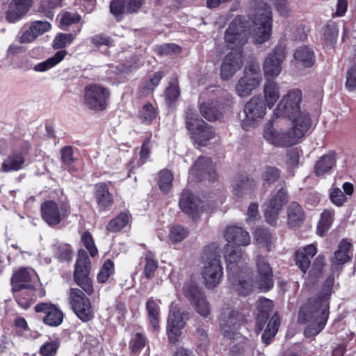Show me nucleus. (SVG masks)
Returning a JSON list of instances; mask_svg holds the SVG:
<instances>
[{"instance_id":"nucleus-1","label":"nucleus","mask_w":356,"mask_h":356,"mask_svg":"<svg viewBox=\"0 0 356 356\" xmlns=\"http://www.w3.org/2000/svg\"><path fill=\"white\" fill-rule=\"evenodd\" d=\"M334 282V276L331 274L325 280L318 296L309 298L300 307L298 321L302 324H307L304 331L306 337L318 334L326 325L329 316V300Z\"/></svg>"},{"instance_id":"nucleus-2","label":"nucleus","mask_w":356,"mask_h":356,"mask_svg":"<svg viewBox=\"0 0 356 356\" xmlns=\"http://www.w3.org/2000/svg\"><path fill=\"white\" fill-rule=\"evenodd\" d=\"M220 257V250L214 245L205 248L202 253V275L204 284L209 289L216 287L222 280L223 271Z\"/></svg>"},{"instance_id":"nucleus-3","label":"nucleus","mask_w":356,"mask_h":356,"mask_svg":"<svg viewBox=\"0 0 356 356\" xmlns=\"http://www.w3.org/2000/svg\"><path fill=\"white\" fill-rule=\"evenodd\" d=\"M251 19L254 25L253 38L255 43L263 44L268 40L272 34V12L267 3H261L252 15Z\"/></svg>"},{"instance_id":"nucleus-4","label":"nucleus","mask_w":356,"mask_h":356,"mask_svg":"<svg viewBox=\"0 0 356 356\" xmlns=\"http://www.w3.org/2000/svg\"><path fill=\"white\" fill-rule=\"evenodd\" d=\"M186 127L190 132L195 143L200 146H205L213 138L215 132L212 127L198 118L192 108H188L185 115Z\"/></svg>"},{"instance_id":"nucleus-5","label":"nucleus","mask_w":356,"mask_h":356,"mask_svg":"<svg viewBox=\"0 0 356 356\" xmlns=\"http://www.w3.org/2000/svg\"><path fill=\"white\" fill-rule=\"evenodd\" d=\"M247 25L242 16H237L229 24L225 33L227 47L234 51H241V47L248 42Z\"/></svg>"},{"instance_id":"nucleus-6","label":"nucleus","mask_w":356,"mask_h":356,"mask_svg":"<svg viewBox=\"0 0 356 356\" xmlns=\"http://www.w3.org/2000/svg\"><path fill=\"white\" fill-rule=\"evenodd\" d=\"M91 268L90 260L84 250H79L75 264L74 280L75 282L88 295L94 292L92 280L89 277Z\"/></svg>"},{"instance_id":"nucleus-7","label":"nucleus","mask_w":356,"mask_h":356,"mask_svg":"<svg viewBox=\"0 0 356 356\" xmlns=\"http://www.w3.org/2000/svg\"><path fill=\"white\" fill-rule=\"evenodd\" d=\"M266 105L261 96H254L244 106L245 118L241 122L242 128L248 131L256 127L266 115Z\"/></svg>"},{"instance_id":"nucleus-8","label":"nucleus","mask_w":356,"mask_h":356,"mask_svg":"<svg viewBox=\"0 0 356 356\" xmlns=\"http://www.w3.org/2000/svg\"><path fill=\"white\" fill-rule=\"evenodd\" d=\"M302 99V92L299 89L289 90L284 96L274 111L277 117L294 118L301 111L300 103Z\"/></svg>"},{"instance_id":"nucleus-9","label":"nucleus","mask_w":356,"mask_h":356,"mask_svg":"<svg viewBox=\"0 0 356 356\" xmlns=\"http://www.w3.org/2000/svg\"><path fill=\"white\" fill-rule=\"evenodd\" d=\"M245 315L236 310H225L220 318V326L225 337L232 339L239 327L246 323Z\"/></svg>"},{"instance_id":"nucleus-10","label":"nucleus","mask_w":356,"mask_h":356,"mask_svg":"<svg viewBox=\"0 0 356 356\" xmlns=\"http://www.w3.org/2000/svg\"><path fill=\"white\" fill-rule=\"evenodd\" d=\"M109 97V91L99 85L90 84L85 87L84 102L90 109H106Z\"/></svg>"},{"instance_id":"nucleus-11","label":"nucleus","mask_w":356,"mask_h":356,"mask_svg":"<svg viewBox=\"0 0 356 356\" xmlns=\"http://www.w3.org/2000/svg\"><path fill=\"white\" fill-rule=\"evenodd\" d=\"M69 302L74 313L82 321L88 322L92 318L90 299L81 290L76 288L70 289Z\"/></svg>"},{"instance_id":"nucleus-12","label":"nucleus","mask_w":356,"mask_h":356,"mask_svg":"<svg viewBox=\"0 0 356 356\" xmlns=\"http://www.w3.org/2000/svg\"><path fill=\"white\" fill-rule=\"evenodd\" d=\"M286 48L277 44L268 54L263 63V70L266 79H272L277 76L282 71V64L286 58Z\"/></svg>"},{"instance_id":"nucleus-13","label":"nucleus","mask_w":356,"mask_h":356,"mask_svg":"<svg viewBox=\"0 0 356 356\" xmlns=\"http://www.w3.org/2000/svg\"><path fill=\"white\" fill-rule=\"evenodd\" d=\"M40 210L42 219L50 226L58 225L70 213V208L68 205L63 204L60 207H58L52 200L44 202L41 204Z\"/></svg>"},{"instance_id":"nucleus-14","label":"nucleus","mask_w":356,"mask_h":356,"mask_svg":"<svg viewBox=\"0 0 356 356\" xmlns=\"http://www.w3.org/2000/svg\"><path fill=\"white\" fill-rule=\"evenodd\" d=\"M184 294L197 314L204 318L210 315V304L199 287L190 284L184 290Z\"/></svg>"},{"instance_id":"nucleus-15","label":"nucleus","mask_w":356,"mask_h":356,"mask_svg":"<svg viewBox=\"0 0 356 356\" xmlns=\"http://www.w3.org/2000/svg\"><path fill=\"white\" fill-rule=\"evenodd\" d=\"M264 137L275 147H286L298 143L299 138L291 128L286 131H277L268 127L264 131Z\"/></svg>"},{"instance_id":"nucleus-16","label":"nucleus","mask_w":356,"mask_h":356,"mask_svg":"<svg viewBox=\"0 0 356 356\" xmlns=\"http://www.w3.org/2000/svg\"><path fill=\"white\" fill-rule=\"evenodd\" d=\"M180 209L193 220L197 219L203 211V202L189 190H184L179 201Z\"/></svg>"},{"instance_id":"nucleus-17","label":"nucleus","mask_w":356,"mask_h":356,"mask_svg":"<svg viewBox=\"0 0 356 356\" xmlns=\"http://www.w3.org/2000/svg\"><path fill=\"white\" fill-rule=\"evenodd\" d=\"M191 173L198 181L208 180L214 181L217 179L215 165L211 158L200 156L191 169Z\"/></svg>"},{"instance_id":"nucleus-18","label":"nucleus","mask_w":356,"mask_h":356,"mask_svg":"<svg viewBox=\"0 0 356 356\" xmlns=\"http://www.w3.org/2000/svg\"><path fill=\"white\" fill-rule=\"evenodd\" d=\"M227 254L225 255L227 261V270L228 276L236 275V273H242L246 269H249L245 266V259L243 257L242 249L239 247H232L227 244L225 247Z\"/></svg>"},{"instance_id":"nucleus-19","label":"nucleus","mask_w":356,"mask_h":356,"mask_svg":"<svg viewBox=\"0 0 356 356\" xmlns=\"http://www.w3.org/2000/svg\"><path fill=\"white\" fill-rule=\"evenodd\" d=\"M288 201L286 189L280 188L275 195L269 200L267 208L265 211L266 222L275 225L278 218L280 211L282 209L283 205Z\"/></svg>"},{"instance_id":"nucleus-20","label":"nucleus","mask_w":356,"mask_h":356,"mask_svg":"<svg viewBox=\"0 0 356 356\" xmlns=\"http://www.w3.org/2000/svg\"><path fill=\"white\" fill-rule=\"evenodd\" d=\"M243 66L241 51H233L227 54L220 66V76L223 80L230 79Z\"/></svg>"},{"instance_id":"nucleus-21","label":"nucleus","mask_w":356,"mask_h":356,"mask_svg":"<svg viewBox=\"0 0 356 356\" xmlns=\"http://www.w3.org/2000/svg\"><path fill=\"white\" fill-rule=\"evenodd\" d=\"M184 312H182L178 307L172 308L169 314L168 318V334L169 341L175 343L181 336V331L185 326Z\"/></svg>"},{"instance_id":"nucleus-22","label":"nucleus","mask_w":356,"mask_h":356,"mask_svg":"<svg viewBox=\"0 0 356 356\" xmlns=\"http://www.w3.org/2000/svg\"><path fill=\"white\" fill-rule=\"evenodd\" d=\"M10 284L12 292L14 293L22 291H33L35 290L31 271L25 268H20L13 274Z\"/></svg>"},{"instance_id":"nucleus-23","label":"nucleus","mask_w":356,"mask_h":356,"mask_svg":"<svg viewBox=\"0 0 356 356\" xmlns=\"http://www.w3.org/2000/svg\"><path fill=\"white\" fill-rule=\"evenodd\" d=\"M256 181L247 174H238L232 180L233 194L237 198H241L251 194L256 188Z\"/></svg>"},{"instance_id":"nucleus-24","label":"nucleus","mask_w":356,"mask_h":356,"mask_svg":"<svg viewBox=\"0 0 356 356\" xmlns=\"http://www.w3.org/2000/svg\"><path fill=\"white\" fill-rule=\"evenodd\" d=\"M256 266L258 273V282L261 289L268 291L273 286L272 268L268 261L262 256H257Z\"/></svg>"},{"instance_id":"nucleus-25","label":"nucleus","mask_w":356,"mask_h":356,"mask_svg":"<svg viewBox=\"0 0 356 356\" xmlns=\"http://www.w3.org/2000/svg\"><path fill=\"white\" fill-rule=\"evenodd\" d=\"M209 98L222 111L225 106H229L232 103V95L220 87L207 88L200 96L201 99Z\"/></svg>"},{"instance_id":"nucleus-26","label":"nucleus","mask_w":356,"mask_h":356,"mask_svg":"<svg viewBox=\"0 0 356 356\" xmlns=\"http://www.w3.org/2000/svg\"><path fill=\"white\" fill-rule=\"evenodd\" d=\"M35 311L38 313L44 312L46 314L43 318V321L49 326H58L63 322V312L54 305L45 302L39 303L35 305Z\"/></svg>"},{"instance_id":"nucleus-27","label":"nucleus","mask_w":356,"mask_h":356,"mask_svg":"<svg viewBox=\"0 0 356 356\" xmlns=\"http://www.w3.org/2000/svg\"><path fill=\"white\" fill-rule=\"evenodd\" d=\"M352 248V244L346 240H342L338 246V250L334 252V257L331 259V270L332 272L341 270L342 266L350 260L349 252Z\"/></svg>"},{"instance_id":"nucleus-28","label":"nucleus","mask_w":356,"mask_h":356,"mask_svg":"<svg viewBox=\"0 0 356 356\" xmlns=\"http://www.w3.org/2000/svg\"><path fill=\"white\" fill-rule=\"evenodd\" d=\"M224 236L227 242L234 243L238 246H247L250 243L249 233L238 226H228L225 231Z\"/></svg>"},{"instance_id":"nucleus-29","label":"nucleus","mask_w":356,"mask_h":356,"mask_svg":"<svg viewBox=\"0 0 356 356\" xmlns=\"http://www.w3.org/2000/svg\"><path fill=\"white\" fill-rule=\"evenodd\" d=\"M249 271L250 269H246L242 273L233 275V277L228 276V278L232 284V289L237 292L239 295L248 296L253 290L252 282L245 279V275H248Z\"/></svg>"},{"instance_id":"nucleus-30","label":"nucleus","mask_w":356,"mask_h":356,"mask_svg":"<svg viewBox=\"0 0 356 356\" xmlns=\"http://www.w3.org/2000/svg\"><path fill=\"white\" fill-rule=\"evenodd\" d=\"M31 6V0H13L8 6L6 19L9 22H15L29 10Z\"/></svg>"},{"instance_id":"nucleus-31","label":"nucleus","mask_w":356,"mask_h":356,"mask_svg":"<svg viewBox=\"0 0 356 356\" xmlns=\"http://www.w3.org/2000/svg\"><path fill=\"white\" fill-rule=\"evenodd\" d=\"M305 220L302 207L296 202H291L287 207V225L290 228L300 226Z\"/></svg>"},{"instance_id":"nucleus-32","label":"nucleus","mask_w":356,"mask_h":356,"mask_svg":"<svg viewBox=\"0 0 356 356\" xmlns=\"http://www.w3.org/2000/svg\"><path fill=\"white\" fill-rule=\"evenodd\" d=\"M291 120L293 124L291 129L293 130L299 139L309 129L312 124L309 115L306 111H301L294 118H291Z\"/></svg>"},{"instance_id":"nucleus-33","label":"nucleus","mask_w":356,"mask_h":356,"mask_svg":"<svg viewBox=\"0 0 356 356\" xmlns=\"http://www.w3.org/2000/svg\"><path fill=\"white\" fill-rule=\"evenodd\" d=\"M273 302L269 299L260 298L257 302V325L259 329H263L266 321L269 319L270 313L273 311Z\"/></svg>"},{"instance_id":"nucleus-34","label":"nucleus","mask_w":356,"mask_h":356,"mask_svg":"<svg viewBox=\"0 0 356 356\" xmlns=\"http://www.w3.org/2000/svg\"><path fill=\"white\" fill-rule=\"evenodd\" d=\"M200 111L202 115L210 122L220 120L223 118L222 111L210 99L200 104Z\"/></svg>"},{"instance_id":"nucleus-35","label":"nucleus","mask_w":356,"mask_h":356,"mask_svg":"<svg viewBox=\"0 0 356 356\" xmlns=\"http://www.w3.org/2000/svg\"><path fill=\"white\" fill-rule=\"evenodd\" d=\"M260 82L257 79L247 76H242L236 85V90L240 97L250 95L252 90L257 88Z\"/></svg>"},{"instance_id":"nucleus-36","label":"nucleus","mask_w":356,"mask_h":356,"mask_svg":"<svg viewBox=\"0 0 356 356\" xmlns=\"http://www.w3.org/2000/svg\"><path fill=\"white\" fill-rule=\"evenodd\" d=\"M264 97L266 104L270 108H273L280 96V88L277 83L271 79H267L264 86Z\"/></svg>"},{"instance_id":"nucleus-37","label":"nucleus","mask_w":356,"mask_h":356,"mask_svg":"<svg viewBox=\"0 0 356 356\" xmlns=\"http://www.w3.org/2000/svg\"><path fill=\"white\" fill-rule=\"evenodd\" d=\"M95 197L98 205L104 209L109 207L113 200L107 185L104 183H99L95 185Z\"/></svg>"},{"instance_id":"nucleus-38","label":"nucleus","mask_w":356,"mask_h":356,"mask_svg":"<svg viewBox=\"0 0 356 356\" xmlns=\"http://www.w3.org/2000/svg\"><path fill=\"white\" fill-rule=\"evenodd\" d=\"M294 58L303 67H311L315 63L314 51L307 47H300L294 53Z\"/></svg>"},{"instance_id":"nucleus-39","label":"nucleus","mask_w":356,"mask_h":356,"mask_svg":"<svg viewBox=\"0 0 356 356\" xmlns=\"http://www.w3.org/2000/svg\"><path fill=\"white\" fill-rule=\"evenodd\" d=\"M280 325L279 317L277 313H275L268 321V325L261 336L262 341L265 344L268 345L271 342L272 339L277 332Z\"/></svg>"},{"instance_id":"nucleus-40","label":"nucleus","mask_w":356,"mask_h":356,"mask_svg":"<svg viewBox=\"0 0 356 356\" xmlns=\"http://www.w3.org/2000/svg\"><path fill=\"white\" fill-rule=\"evenodd\" d=\"M335 163V155L329 154L323 156L316 163L315 166V173L317 176L323 175L327 172Z\"/></svg>"},{"instance_id":"nucleus-41","label":"nucleus","mask_w":356,"mask_h":356,"mask_svg":"<svg viewBox=\"0 0 356 356\" xmlns=\"http://www.w3.org/2000/svg\"><path fill=\"white\" fill-rule=\"evenodd\" d=\"M24 158L22 154L14 153L10 155L3 163L2 169L4 172L18 170L22 168Z\"/></svg>"},{"instance_id":"nucleus-42","label":"nucleus","mask_w":356,"mask_h":356,"mask_svg":"<svg viewBox=\"0 0 356 356\" xmlns=\"http://www.w3.org/2000/svg\"><path fill=\"white\" fill-rule=\"evenodd\" d=\"M173 179V175L168 170H163L159 172L158 185L163 194L167 195L170 191Z\"/></svg>"},{"instance_id":"nucleus-43","label":"nucleus","mask_w":356,"mask_h":356,"mask_svg":"<svg viewBox=\"0 0 356 356\" xmlns=\"http://www.w3.org/2000/svg\"><path fill=\"white\" fill-rule=\"evenodd\" d=\"M66 54L67 51L65 50L58 51L46 61L35 65L34 69L35 71L38 72L45 71L60 62L65 58Z\"/></svg>"},{"instance_id":"nucleus-44","label":"nucleus","mask_w":356,"mask_h":356,"mask_svg":"<svg viewBox=\"0 0 356 356\" xmlns=\"http://www.w3.org/2000/svg\"><path fill=\"white\" fill-rule=\"evenodd\" d=\"M146 308L148 312L150 325L154 330H157L159 327V306L156 305L155 300L151 298L147 300L146 303Z\"/></svg>"},{"instance_id":"nucleus-45","label":"nucleus","mask_w":356,"mask_h":356,"mask_svg":"<svg viewBox=\"0 0 356 356\" xmlns=\"http://www.w3.org/2000/svg\"><path fill=\"white\" fill-rule=\"evenodd\" d=\"M128 222V215L126 213L122 212L109 222L106 229L111 232H118L127 225Z\"/></svg>"},{"instance_id":"nucleus-46","label":"nucleus","mask_w":356,"mask_h":356,"mask_svg":"<svg viewBox=\"0 0 356 356\" xmlns=\"http://www.w3.org/2000/svg\"><path fill=\"white\" fill-rule=\"evenodd\" d=\"M333 215L334 211L327 209L322 213L317 227V232L320 236H323L330 229L333 221Z\"/></svg>"},{"instance_id":"nucleus-47","label":"nucleus","mask_w":356,"mask_h":356,"mask_svg":"<svg viewBox=\"0 0 356 356\" xmlns=\"http://www.w3.org/2000/svg\"><path fill=\"white\" fill-rule=\"evenodd\" d=\"M338 36L337 24L333 21H329L323 29L324 40L327 44H333Z\"/></svg>"},{"instance_id":"nucleus-48","label":"nucleus","mask_w":356,"mask_h":356,"mask_svg":"<svg viewBox=\"0 0 356 356\" xmlns=\"http://www.w3.org/2000/svg\"><path fill=\"white\" fill-rule=\"evenodd\" d=\"M156 117V112L151 103L145 104L138 113V118L144 123L150 124Z\"/></svg>"},{"instance_id":"nucleus-49","label":"nucleus","mask_w":356,"mask_h":356,"mask_svg":"<svg viewBox=\"0 0 356 356\" xmlns=\"http://www.w3.org/2000/svg\"><path fill=\"white\" fill-rule=\"evenodd\" d=\"M114 273V263L109 259H106L97 274V279L99 283H105Z\"/></svg>"},{"instance_id":"nucleus-50","label":"nucleus","mask_w":356,"mask_h":356,"mask_svg":"<svg viewBox=\"0 0 356 356\" xmlns=\"http://www.w3.org/2000/svg\"><path fill=\"white\" fill-rule=\"evenodd\" d=\"M280 177V171L275 166H266L261 173L262 180L268 184L275 183Z\"/></svg>"},{"instance_id":"nucleus-51","label":"nucleus","mask_w":356,"mask_h":356,"mask_svg":"<svg viewBox=\"0 0 356 356\" xmlns=\"http://www.w3.org/2000/svg\"><path fill=\"white\" fill-rule=\"evenodd\" d=\"M146 264L145 265L144 275L147 279L154 277V273L158 268V261L153 258L152 252H148L145 255Z\"/></svg>"},{"instance_id":"nucleus-52","label":"nucleus","mask_w":356,"mask_h":356,"mask_svg":"<svg viewBox=\"0 0 356 356\" xmlns=\"http://www.w3.org/2000/svg\"><path fill=\"white\" fill-rule=\"evenodd\" d=\"M126 8L125 0H112L110 3V11L117 21L121 20Z\"/></svg>"},{"instance_id":"nucleus-53","label":"nucleus","mask_w":356,"mask_h":356,"mask_svg":"<svg viewBox=\"0 0 356 356\" xmlns=\"http://www.w3.org/2000/svg\"><path fill=\"white\" fill-rule=\"evenodd\" d=\"M250 78L256 79L261 82L262 78L261 74L260 65L258 61L250 62L244 70V75Z\"/></svg>"},{"instance_id":"nucleus-54","label":"nucleus","mask_w":356,"mask_h":356,"mask_svg":"<svg viewBox=\"0 0 356 356\" xmlns=\"http://www.w3.org/2000/svg\"><path fill=\"white\" fill-rule=\"evenodd\" d=\"M72 33H59L54 40L53 48L54 49H63L74 40Z\"/></svg>"},{"instance_id":"nucleus-55","label":"nucleus","mask_w":356,"mask_h":356,"mask_svg":"<svg viewBox=\"0 0 356 356\" xmlns=\"http://www.w3.org/2000/svg\"><path fill=\"white\" fill-rule=\"evenodd\" d=\"M188 234V229L184 227L177 225L171 228L170 232V240L175 243L184 240Z\"/></svg>"},{"instance_id":"nucleus-56","label":"nucleus","mask_w":356,"mask_h":356,"mask_svg":"<svg viewBox=\"0 0 356 356\" xmlns=\"http://www.w3.org/2000/svg\"><path fill=\"white\" fill-rule=\"evenodd\" d=\"M254 238L259 244H263L267 248L270 245L272 236L267 229L258 228L254 232Z\"/></svg>"},{"instance_id":"nucleus-57","label":"nucleus","mask_w":356,"mask_h":356,"mask_svg":"<svg viewBox=\"0 0 356 356\" xmlns=\"http://www.w3.org/2000/svg\"><path fill=\"white\" fill-rule=\"evenodd\" d=\"M58 347L59 342L57 340H52L41 346L40 354L42 356H55Z\"/></svg>"},{"instance_id":"nucleus-58","label":"nucleus","mask_w":356,"mask_h":356,"mask_svg":"<svg viewBox=\"0 0 356 356\" xmlns=\"http://www.w3.org/2000/svg\"><path fill=\"white\" fill-rule=\"evenodd\" d=\"M295 256L296 265L303 273H305L311 264L310 258L301 250H297Z\"/></svg>"},{"instance_id":"nucleus-59","label":"nucleus","mask_w":356,"mask_h":356,"mask_svg":"<svg viewBox=\"0 0 356 356\" xmlns=\"http://www.w3.org/2000/svg\"><path fill=\"white\" fill-rule=\"evenodd\" d=\"M156 51L161 56H168L171 54H178L181 51V47L175 44H163L156 48Z\"/></svg>"},{"instance_id":"nucleus-60","label":"nucleus","mask_w":356,"mask_h":356,"mask_svg":"<svg viewBox=\"0 0 356 356\" xmlns=\"http://www.w3.org/2000/svg\"><path fill=\"white\" fill-rule=\"evenodd\" d=\"M325 264V257L324 255H318L312 264V269L309 271V275L311 276H314L315 277H318L323 267Z\"/></svg>"},{"instance_id":"nucleus-61","label":"nucleus","mask_w":356,"mask_h":356,"mask_svg":"<svg viewBox=\"0 0 356 356\" xmlns=\"http://www.w3.org/2000/svg\"><path fill=\"white\" fill-rule=\"evenodd\" d=\"M81 240L84 243L85 247L88 250L90 256L92 257H95L98 251L91 234L88 232H85L82 235Z\"/></svg>"},{"instance_id":"nucleus-62","label":"nucleus","mask_w":356,"mask_h":356,"mask_svg":"<svg viewBox=\"0 0 356 356\" xmlns=\"http://www.w3.org/2000/svg\"><path fill=\"white\" fill-rule=\"evenodd\" d=\"M180 95L179 86L175 83H170L165 90V100L171 104L175 102Z\"/></svg>"},{"instance_id":"nucleus-63","label":"nucleus","mask_w":356,"mask_h":356,"mask_svg":"<svg viewBox=\"0 0 356 356\" xmlns=\"http://www.w3.org/2000/svg\"><path fill=\"white\" fill-rule=\"evenodd\" d=\"M346 87L349 91L356 89V66L351 67L347 72Z\"/></svg>"},{"instance_id":"nucleus-64","label":"nucleus","mask_w":356,"mask_h":356,"mask_svg":"<svg viewBox=\"0 0 356 356\" xmlns=\"http://www.w3.org/2000/svg\"><path fill=\"white\" fill-rule=\"evenodd\" d=\"M286 156V163L289 167L293 168L298 165L299 163L300 152L297 147L287 150Z\"/></svg>"}]
</instances>
